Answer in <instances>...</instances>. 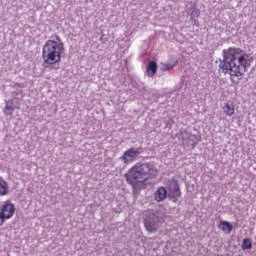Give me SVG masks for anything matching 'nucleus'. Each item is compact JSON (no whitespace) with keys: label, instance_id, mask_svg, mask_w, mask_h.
I'll list each match as a JSON object with an SVG mask.
<instances>
[{"label":"nucleus","instance_id":"nucleus-1","mask_svg":"<svg viewBox=\"0 0 256 256\" xmlns=\"http://www.w3.org/2000/svg\"><path fill=\"white\" fill-rule=\"evenodd\" d=\"M253 57L241 48H228L224 51V60L218 65L219 72L230 76L231 83L237 85L251 67Z\"/></svg>","mask_w":256,"mask_h":256},{"label":"nucleus","instance_id":"nucleus-2","mask_svg":"<svg viewBox=\"0 0 256 256\" xmlns=\"http://www.w3.org/2000/svg\"><path fill=\"white\" fill-rule=\"evenodd\" d=\"M157 175V168L151 162H138L124 174L126 183L132 186L134 191H141L147 187V181Z\"/></svg>","mask_w":256,"mask_h":256},{"label":"nucleus","instance_id":"nucleus-3","mask_svg":"<svg viewBox=\"0 0 256 256\" xmlns=\"http://www.w3.org/2000/svg\"><path fill=\"white\" fill-rule=\"evenodd\" d=\"M64 53L65 46L63 45V42H61V37H59V35L51 36L42 48V59L45 67H53V65L61 63Z\"/></svg>","mask_w":256,"mask_h":256},{"label":"nucleus","instance_id":"nucleus-4","mask_svg":"<svg viewBox=\"0 0 256 256\" xmlns=\"http://www.w3.org/2000/svg\"><path fill=\"white\" fill-rule=\"evenodd\" d=\"M168 197L172 203H177L181 199V187L177 180H172L168 185Z\"/></svg>","mask_w":256,"mask_h":256},{"label":"nucleus","instance_id":"nucleus-5","mask_svg":"<svg viewBox=\"0 0 256 256\" xmlns=\"http://www.w3.org/2000/svg\"><path fill=\"white\" fill-rule=\"evenodd\" d=\"M139 155H141V148L132 147L124 151L123 155L120 157V160L124 163V165H129V163H133V161H135Z\"/></svg>","mask_w":256,"mask_h":256},{"label":"nucleus","instance_id":"nucleus-6","mask_svg":"<svg viewBox=\"0 0 256 256\" xmlns=\"http://www.w3.org/2000/svg\"><path fill=\"white\" fill-rule=\"evenodd\" d=\"M0 213L6 220L13 218V215H15V204L9 201L4 202V205L0 208Z\"/></svg>","mask_w":256,"mask_h":256},{"label":"nucleus","instance_id":"nucleus-7","mask_svg":"<svg viewBox=\"0 0 256 256\" xmlns=\"http://www.w3.org/2000/svg\"><path fill=\"white\" fill-rule=\"evenodd\" d=\"M165 199H167V188L159 186L154 192V201H156V203H162Z\"/></svg>","mask_w":256,"mask_h":256},{"label":"nucleus","instance_id":"nucleus-8","mask_svg":"<svg viewBox=\"0 0 256 256\" xmlns=\"http://www.w3.org/2000/svg\"><path fill=\"white\" fill-rule=\"evenodd\" d=\"M222 111L226 117H233L235 115V104L229 102L224 103Z\"/></svg>","mask_w":256,"mask_h":256},{"label":"nucleus","instance_id":"nucleus-9","mask_svg":"<svg viewBox=\"0 0 256 256\" xmlns=\"http://www.w3.org/2000/svg\"><path fill=\"white\" fill-rule=\"evenodd\" d=\"M9 195V183L0 176V197Z\"/></svg>","mask_w":256,"mask_h":256},{"label":"nucleus","instance_id":"nucleus-10","mask_svg":"<svg viewBox=\"0 0 256 256\" xmlns=\"http://www.w3.org/2000/svg\"><path fill=\"white\" fill-rule=\"evenodd\" d=\"M146 72L149 77H155L157 73V62L150 61L146 67Z\"/></svg>","mask_w":256,"mask_h":256},{"label":"nucleus","instance_id":"nucleus-11","mask_svg":"<svg viewBox=\"0 0 256 256\" xmlns=\"http://www.w3.org/2000/svg\"><path fill=\"white\" fill-rule=\"evenodd\" d=\"M17 107H15V104H13V100L6 101V104L3 109L4 115H13V111H15Z\"/></svg>","mask_w":256,"mask_h":256},{"label":"nucleus","instance_id":"nucleus-12","mask_svg":"<svg viewBox=\"0 0 256 256\" xmlns=\"http://www.w3.org/2000/svg\"><path fill=\"white\" fill-rule=\"evenodd\" d=\"M218 227L223 231V233H227L228 235L233 231V224L228 221H221Z\"/></svg>","mask_w":256,"mask_h":256},{"label":"nucleus","instance_id":"nucleus-13","mask_svg":"<svg viewBox=\"0 0 256 256\" xmlns=\"http://www.w3.org/2000/svg\"><path fill=\"white\" fill-rule=\"evenodd\" d=\"M144 227L149 233H155V231L158 229V225L155 222H151L149 220L144 222Z\"/></svg>","mask_w":256,"mask_h":256},{"label":"nucleus","instance_id":"nucleus-14","mask_svg":"<svg viewBox=\"0 0 256 256\" xmlns=\"http://www.w3.org/2000/svg\"><path fill=\"white\" fill-rule=\"evenodd\" d=\"M241 248L243 251H247V249H252L253 248V242L249 238H245L242 242Z\"/></svg>","mask_w":256,"mask_h":256},{"label":"nucleus","instance_id":"nucleus-15","mask_svg":"<svg viewBox=\"0 0 256 256\" xmlns=\"http://www.w3.org/2000/svg\"><path fill=\"white\" fill-rule=\"evenodd\" d=\"M177 65V61H175L173 64H165L164 67H162V71H169L170 69H173Z\"/></svg>","mask_w":256,"mask_h":256},{"label":"nucleus","instance_id":"nucleus-16","mask_svg":"<svg viewBox=\"0 0 256 256\" xmlns=\"http://www.w3.org/2000/svg\"><path fill=\"white\" fill-rule=\"evenodd\" d=\"M5 221L7 220L5 219L4 216L1 215V212H0V227H3V225L5 224Z\"/></svg>","mask_w":256,"mask_h":256},{"label":"nucleus","instance_id":"nucleus-17","mask_svg":"<svg viewBox=\"0 0 256 256\" xmlns=\"http://www.w3.org/2000/svg\"><path fill=\"white\" fill-rule=\"evenodd\" d=\"M196 15H201V11L195 10Z\"/></svg>","mask_w":256,"mask_h":256}]
</instances>
